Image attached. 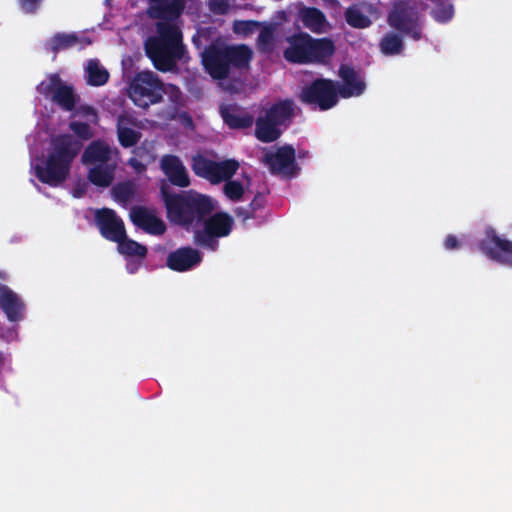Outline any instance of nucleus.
Returning <instances> with one entry per match:
<instances>
[{
    "label": "nucleus",
    "instance_id": "obj_1",
    "mask_svg": "<svg viewBox=\"0 0 512 512\" xmlns=\"http://www.w3.org/2000/svg\"><path fill=\"white\" fill-rule=\"evenodd\" d=\"M167 215L171 222L194 230L195 241L211 250L217 246V237L227 236L233 220L226 213H216L203 225V231L197 230L203 217L215 208V201L204 194L190 190L182 194H168L163 191Z\"/></svg>",
    "mask_w": 512,
    "mask_h": 512
},
{
    "label": "nucleus",
    "instance_id": "obj_2",
    "mask_svg": "<svg viewBox=\"0 0 512 512\" xmlns=\"http://www.w3.org/2000/svg\"><path fill=\"white\" fill-rule=\"evenodd\" d=\"M147 14L155 20V34L145 40V51L156 69L167 72L184 58L180 16L184 0H147Z\"/></svg>",
    "mask_w": 512,
    "mask_h": 512
},
{
    "label": "nucleus",
    "instance_id": "obj_3",
    "mask_svg": "<svg viewBox=\"0 0 512 512\" xmlns=\"http://www.w3.org/2000/svg\"><path fill=\"white\" fill-rule=\"evenodd\" d=\"M80 149L81 143L70 135L54 137L46 153L31 160V169L41 182L58 186L68 178L71 163Z\"/></svg>",
    "mask_w": 512,
    "mask_h": 512
},
{
    "label": "nucleus",
    "instance_id": "obj_4",
    "mask_svg": "<svg viewBox=\"0 0 512 512\" xmlns=\"http://www.w3.org/2000/svg\"><path fill=\"white\" fill-rule=\"evenodd\" d=\"M339 76L342 80L341 86L336 87L330 80H316L302 90L300 98L306 103L317 105L321 110H327L336 105L338 95L343 98L355 97L365 90L362 77L353 69L342 66Z\"/></svg>",
    "mask_w": 512,
    "mask_h": 512
},
{
    "label": "nucleus",
    "instance_id": "obj_5",
    "mask_svg": "<svg viewBox=\"0 0 512 512\" xmlns=\"http://www.w3.org/2000/svg\"><path fill=\"white\" fill-rule=\"evenodd\" d=\"M118 152L103 141L92 142L82 155V162L88 168V179L99 187L109 186L114 178Z\"/></svg>",
    "mask_w": 512,
    "mask_h": 512
},
{
    "label": "nucleus",
    "instance_id": "obj_6",
    "mask_svg": "<svg viewBox=\"0 0 512 512\" xmlns=\"http://www.w3.org/2000/svg\"><path fill=\"white\" fill-rule=\"evenodd\" d=\"M250 59L251 51L247 46H226L220 41H216L202 52V63L215 79H222L227 75L229 64L244 67Z\"/></svg>",
    "mask_w": 512,
    "mask_h": 512
},
{
    "label": "nucleus",
    "instance_id": "obj_7",
    "mask_svg": "<svg viewBox=\"0 0 512 512\" xmlns=\"http://www.w3.org/2000/svg\"><path fill=\"white\" fill-rule=\"evenodd\" d=\"M287 41L289 46L285 49L284 56L286 60L295 63L324 62L335 50L330 39H313L306 33H299Z\"/></svg>",
    "mask_w": 512,
    "mask_h": 512
},
{
    "label": "nucleus",
    "instance_id": "obj_8",
    "mask_svg": "<svg viewBox=\"0 0 512 512\" xmlns=\"http://www.w3.org/2000/svg\"><path fill=\"white\" fill-rule=\"evenodd\" d=\"M163 90L164 84L154 72L142 71L131 79L128 96L136 106L147 108L161 101Z\"/></svg>",
    "mask_w": 512,
    "mask_h": 512
},
{
    "label": "nucleus",
    "instance_id": "obj_9",
    "mask_svg": "<svg viewBox=\"0 0 512 512\" xmlns=\"http://www.w3.org/2000/svg\"><path fill=\"white\" fill-rule=\"evenodd\" d=\"M293 105L289 101L274 105L261 112L255 123V136L262 142H273L281 135V126L289 119Z\"/></svg>",
    "mask_w": 512,
    "mask_h": 512
},
{
    "label": "nucleus",
    "instance_id": "obj_10",
    "mask_svg": "<svg viewBox=\"0 0 512 512\" xmlns=\"http://www.w3.org/2000/svg\"><path fill=\"white\" fill-rule=\"evenodd\" d=\"M193 171L213 184L228 181L239 169L234 159L213 160L198 155L192 161Z\"/></svg>",
    "mask_w": 512,
    "mask_h": 512
},
{
    "label": "nucleus",
    "instance_id": "obj_11",
    "mask_svg": "<svg viewBox=\"0 0 512 512\" xmlns=\"http://www.w3.org/2000/svg\"><path fill=\"white\" fill-rule=\"evenodd\" d=\"M480 248L489 259L512 268V240L498 234L494 228L485 229Z\"/></svg>",
    "mask_w": 512,
    "mask_h": 512
},
{
    "label": "nucleus",
    "instance_id": "obj_12",
    "mask_svg": "<svg viewBox=\"0 0 512 512\" xmlns=\"http://www.w3.org/2000/svg\"><path fill=\"white\" fill-rule=\"evenodd\" d=\"M39 94L51 98L63 108L70 110L76 102L73 88L63 83L57 74H49L37 86Z\"/></svg>",
    "mask_w": 512,
    "mask_h": 512
},
{
    "label": "nucleus",
    "instance_id": "obj_13",
    "mask_svg": "<svg viewBox=\"0 0 512 512\" xmlns=\"http://www.w3.org/2000/svg\"><path fill=\"white\" fill-rule=\"evenodd\" d=\"M263 162L273 173L291 175L296 168L295 151L290 146L270 149L265 153Z\"/></svg>",
    "mask_w": 512,
    "mask_h": 512
},
{
    "label": "nucleus",
    "instance_id": "obj_14",
    "mask_svg": "<svg viewBox=\"0 0 512 512\" xmlns=\"http://www.w3.org/2000/svg\"><path fill=\"white\" fill-rule=\"evenodd\" d=\"M0 307L10 322L24 319L26 305L15 291L0 282Z\"/></svg>",
    "mask_w": 512,
    "mask_h": 512
},
{
    "label": "nucleus",
    "instance_id": "obj_15",
    "mask_svg": "<svg viewBox=\"0 0 512 512\" xmlns=\"http://www.w3.org/2000/svg\"><path fill=\"white\" fill-rule=\"evenodd\" d=\"M96 220L101 234L114 242H119L125 235L123 222L110 209L98 210Z\"/></svg>",
    "mask_w": 512,
    "mask_h": 512
},
{
    "label": "nucleus",
    "instance_id": "obj_16",
    "mask_svg": "<svg viewBox=\"0 0 512 512\" xmlns=\"http://www.w3.org/2000/svg\"><path fill=\"white\" fill-rule=\"evenodd\" d=\"M130 218L137 227L149 234L161 235L166 230L164 222L150 209L144 207L133 208L130 212Z\"/></svg>",
    "mask_w": 512,
    "mask_h": 512
},
{
    "label": "nucleus",
    "instance_id": "obj_17",
    "mask_svg": "<svg viewBox=\"0 0 512 512\" xmlns=\"http://www.w3.org/2000/svg\"><path fill=\"white\" fill-rule=\"evenodd\" d=\"M116 243L118 244V252L129 259L127 263L128 272L135 273L147 254L146 247L127 238L126 234Z\"/></svg>",
    "mask_w": 512,
    "mask_h": 512
},
{
    "label": "nucleus",
    "instance_id": "obj_18",
    "mask_svg": "<svg viewBox=\"0 0 512 512\" xmlns=\"http://www.w3.org/2000/svg\"><path fill=\"white\" fill-rule=\"evenodd\" d=\"M97 122V114L93 109L87 106L80 107L73 114L70 123L71 130L80 138L88 139L93 133L91 125Z\"/></svg>",
    "mask_w": 512,
    "mask_h": 512
},
{
    "label": "nucleus",
    "instance_id": "obj_19",
    "mask_svg": "<svg viewBox=\"0 0 512 512\" xmlns=\"http://www.w3.org/2000/svg\"><path fill=\"white\" fill-rule=\"evenodd\" d=\"M161 169L171 183L180 187L189 185V175L181 160L173 155H166L161 159Z\"/></svg>",
    "mask_w": 512,
    "mask_h": 512
},
{
    "label": "nucleus",
    "instance_id": "obj_20",
    "mask_svg": "<svg viewBox=\"0 0 512 512\" xmlns=\"http://www.w3.org/2000/svg\"><path fill=\"white\" fill-rule=\"evenodd\" d=\"M374 18L376 14L373 7L366 3L353 5L345 11L346 22L356 29L368 28Z\"/></svg>",
    "mask_w": 512,
    "mask_h": 512
},
{
    "label": "nucleus",
    "instance_id": "obj_21",
    "mask_svg": "<svg viewBox=\"0 0 512 512\" xmlns=\"http://www.w3.org/2000/svg\"><path fill=\"white\" fill-rule=\"evenodd\" d=\"M200 261L201 255L197 250L180 248L169 255L167 265L172 270L182 272L198 265Z\"/></svg>",
    "mask_w": 512,
    "mask_h": 512
},
{
    "label": "nucleus",
    "instance_id": "obj_22",
    "mask_svg": "<svg viewBox=\"0 0 512 512\" xmlns=\"http://www.w3.org/2000/svg\"><path fill=\"white\" fill-rule=\"evenodd\" d=\"M117 135L124 147L135 145L140 139V132L134 119L129 115H121L117 122Z\"/></svg>",
    "mask_w": 512,
    "mask_h": 512
},
{
    "label": "nucleus",
    "instance_id": "obj_23",
    "mask_svg": "<svg viewBox=\"0 0 512 512\" xmlns=\"http://www.w3.org/2000/svg\"><path fill=\"white\" fill-rule=\"evenodd\" d=\"M92 41L84 35L75 33H57L49 41L52 50L59 51L70 47L79 46L83 48L89 45Z\"/></svg>",
    "mask_w": 512,
    "mask_h": 512
},
{
    "label": "nucleus",
    "instance_id": "obj_24",
    "mask_svg": "<svg viewBox=\"0 0 512 512\" xmlns=\"http://www.w3.org/2000/svg\"><path fill=\"white\" fill-rule=\"evenodd\" d=\"M299 19L306 28L316 33L326 32L329 27L323 13L315 8H302L299 11Z\"/></svg>",
    "mask_w": 512,
    "mask_h": 512
},
{
    "label": "nucleus",
    "instance_id": "obj_25",
    "mask_svg": "<svg viewBox=\"0 0 512 512\" xmlns=\"http://www.w3.org/2000/svg\"><path fill=\"white\" fill-rule=\"evenodd\" d=\"M84 75L91 86H102L109 79V73L97 59H90L84 66Z\"/></svg>",
    "mask_w": 512,
    "mask_h": 512
},
{
    "label": "nucleus",
    "instance_id": "obj_26",
    "mask_svg": "<svg viewBox=\"0 0 512 512\" xmlns=\"http://www.w3.org/2000/svg\"><path fill=\"white\" fill-rule=\"evenodd\" d=\"M221 114L224 121L232 128H245L253 122V118L248 113L236 107L222 106Z\"/></svg>",
    "mask_w": 512,
    "mask_h": 512
},
{
    "label": "nucleus",
    "instance_id": "obj_27",
    "mask_svg": "<svg viewBox=\"0 0 512 512\" xmlns=\"http://www.w3.org/2000/svg\"><path fill=\"white\" fill-rule=\"evenodd\" d=\"M250 187V178L243 173L241 177L234 179V180H228L226 181L223 192L225 196L232 200V201H238L242 198L244 193L249 189Z\"/></svg>",
    "mask_w": 512,
    "mask_h": 512
},
{
    "label": "nucleus",
    "instance_id": "obj_28",
    "mask_svg": "<svg viewBox=\"0 0 512 512\" xmlns=\"http://www.w3.org/2000/svg\"><path fill=\"white\" fill-rule=\"evenodd\" d=\"M389 23L392 27L406 32H409L412 27V19L403 8H397L390 14Z\"/></svg>",
    "mask_w": 512,
    "mask_h": 512
},
{
    "label": "nucleus",
    "instance_id": "obj_29",
    "mask_svg": "<svg viewBox=\"0 0 512 512\" xmlns=\"http://www.w3.org/2000/svg\"><path fill=\"white\" fill-rule=\"evenodd\" d=\"M402 48L401 38L394 33L385 35L380 42V50L385 55H397L402 51Z\"/></svg>",
    "mask_w": 512,
    "mask_h": 512
},
{
    "label": "nucleus",
    "instance_id": "obj_30",
    "mask_svg": "<svg viewBox=\"0 0 512 512\" xmlns=\"http://www.w3.org/2000/svg\"><path fill=\"white\" fill-rule=\"evenodd\" d=\"M440 3L433 11L434 18L439 22L449 21L453 16V8L446 0H438Z\"/></svg>",
    "mask_w": 512,
    "mask_h": 512
},
{
    "label": "nucleus",
    "instance_id": "obj_31",
    "mask_svg": "<svg viewBox=\"0 0 512 512\" xmlns=\"http://www.w3.org/2000/svg\"><path fill=\"white\" fill-rule=\"evenodd\" d=\"M114 199L125 205L133 195V187L130 184H121L113 188Z\"/></svg>",
    "mask_w": 512,
    "mask_h": 512
},
{
    "label": "nucleus",
    "instance_id": "obj_32",
    "mask_svg": "<svg viewBox=\"0 0 512 512\" xmlns=\"http://www.w3.org/2000/svg\"><path fill=\"white\" fill-rule=\"evenodd\" d=\"M233 30L236 34L247 36L259 30V25L253 21H235Z\"/></svg>",
    "mask_w": 512,
    "mask_h": 512
},
{
    "label": "nucleus",
    "instance_id": "obj_33",
    "mask_svg": "<svg viewBox=\"0 0 512 512\" xmlns=\"http://www.w3.org/2000/svg\"><path fill=\"white\" fill-rule=\"evenodd\" d=\"M209 7L215 14H225L233 8L231 0H209Z\"/></svg>",
    "mask_w": 512,
    "mask_h": 512
},
{
    "label": "nucleus",
    "instance_id": "obj_34",
    "mask_svg": "<svg viewBox=\"0 0 512 512\" xmlns=\"http://www.w3.org/2000/svg\"><path fill=\"white\" fill-rule=\"evenodd\" d=\"M466 240L465 235L456 236L453 234H450L445 237L444 239V247L446 250H457L460 249Z\"/></svg>",
    "mask_w": 512,
    "mask_h": 512
},
{
    "label": "nucleus",
    "instance_id": "obj_35",
    "mask_svg": "<svg viewBox=\"0 0 512 512\" xmlns=\"http://www.w3.org/2000/svg\"><path fill=\"white\" fill-rule=\"evenodd\" d=\"M272 40H273V29L271 27H263L260 30V33L258 36V42H259L260 47L263 50L270 49Z\"/></svg>",
    "mask_w": 512,
    "mask_h": 512
},
{
    "label": "nucleus",
    "instance_id": "obj_36",
    "mask_svg": "<svg viewBox=\"0 0 512 512\" xmlns=\"http://www.w3.org/2000/svg\"><path fill=\"white\" fill-rule=\"evenodd\" d=\"M163 95H167L173 103H177L181 99L180 90L171 84L164 85Z\"/></svg>",
    "mask_w": 512,
    "mask_h": 512
},
{
    "label": "nucleus",
    "instance_id": "obj_37",
    "mask_svg": "<svg viewBox=\"0 0 512 512\" xmlns=\"http://www.w3.org/2000/svg\"><path fill=\"white\" fill-rule=\"evenodd\" d=\"M41 0H20L21 7L25 12H32Z\"/></svg>",
    "mask_w": 512,
    "mask_h": 512
},
{
    "label": "nucleus",
    "instance_id": "obj_38",
    "mask_svg": "<svg viewBox=\"0 0 512 512\" xmlns=\"http://www.w3.org/2000/svg\"><path fill=\"white\" fill-rule=\"evenodd\" d=\"M129 163L137 172H142L145 170L146 165L136 158H132Z\"/></svg>",
    "mask_w": 512,
    "mask_h": 512
},
{
    "label": "nucleus",
    "instance_id": "obj_39",
    "mask_svg": "<svg viewBox=\"0 0 512 512\" xmlns=\"http://www.w3.org/2000/svg\"><path fill=\"white\" fill-rule=\"evenodd\" d=\"M205 37V34L203 32L198 31V33L193 36V43L197 48H200L202 45V38Z\"/></svg>",
    "mask_w": 512,
    "mask_h": 512
},
{
    "label": "nucleus",
    "instance_id": "obj_40",
    "mask_svg": "<svg viewBox=\"0 0 512 512\" xmlns=\"http://www.w3.org/2000/svg\"><path fill=\"white\" fill-rule=\"evenodd\" d=\"M84 189L74 190L73 195L74 197H81L84 194Z\"/></svg>",
    "mask_w": 512,
    "mask_h": 512
},
{
    "label": "nucleus",
    "instance_id": "obj_41",
    "mask_svg": "<svg viewBox=\"0 0 512 512\" xmlns=\"http://www.w3.org/2000/svg\"><path fill=\"white\" fill-rule=\"evenodd\" d=\"M412 36L414 39H419L420 35L417 31H413Z\"/></svg>",
    "mask_w": 512,
    "mask_h": 512
},
{
    "label": "nucleus",
    "instance_id": "obj_42",
    "mask_svg": "<svg viewBox=\"0 0 512 512\" xmlns=\"http://www.w3.org/2000/svg\"><path fill=\"white\" fill-rule=\"evenodd\" d=\"M153 160L152 156H147L146 163L151 162Z\"/></svg>",
    "mask_w": 512,
    "mask_h": 512
},
{
    "label": "nucleus",
    "instance_id": "obj_43",
    "mask_svg": "<svg viewBox=\"0 0 512 512\" xmlns=\"http://www.w3.org/2000/svg\"><path fill=\"white\" fill-rule=\"evenodd\" d=\"M126 62H127V60H126V59H124V60L122 61V64H123V66H124V67H125V65H126Z\"/></svg>",
    "mask_w": 512,
    "mask_h": 512
}]
</instances>
